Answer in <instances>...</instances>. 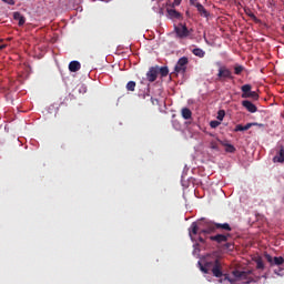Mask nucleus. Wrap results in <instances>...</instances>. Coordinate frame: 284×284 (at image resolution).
I'll use <instances>...</instances> for the list:
<instances>
[{"instance_id": "obj_1", "label": "nucleus", "mask_w": 284, "mask_h": 284, "mask_svg": "<svg viewBox=\"0 0 284 284\" xmlns=\"http://www.w3.org/2000/svg\"><path fill=\"white\" fill-rule=\"evenodd\" d=\"M216 230H220V232H232V226H230L229 223H213L207 226V229H199V224L196 222H193L191 224V227L189 229V234L192 239V236H196L199 234V242L205 243V239L203 236H207V234H214Z\"/></svg>"}, {"instance_id": "obj_2", "label": "nucleus", "mask_w": 284, "mask_h": 284, "mask_svg": "<svg viewBox=\"0 0 284 284\" xmlns=\"http://www.w3.org/2000/svg\"><path fill=\"white\" fill-rule=\"evenodd\" d=\"M199 265L201 272L204 274H210V272H212L215 278H221V276H223V266L221 265V261L219 258L206 261L204 265L199 262Z\"/></svg>"}, {"instance_id": "obj_3", "label": "nucleus", "mask_w": 284, "mask_h": 284, "mask_svg": "<svg viewBox=\"0 0 284 284\" xmlns=\"http://www.w3.org/2000/svg\"><path fill=\"white\" fill-rule=\"evenodd\" d=\"M174 32L178 37V39H187L192 34V29H187V26L183 23H179L174 27Z\"/></svg>"}, {"instance_id": "obj_4", "label": "nucleus", "mask_w": 284, "mask_h": 284, "mask_svg": "<svg viewBox=\"0 0 284 284\" xmlns=\"http://www.w3.org/2000/svg\"><path fill=\"white\" fill-rule=\"evenodd\" d=\"M187 63H190L187 57L180 58L174 67V73L185 74V72H187Z\"/></svg>"}, {"instance_id": "obj_5", "label": "nucleus", "mask_w": 284, "mask_h": 284, "mask_svg": "<svg viewBox=\"0 0 284 284\" xmlns=\"http://www.w3.org/2000/svg\"><path fill=\"white\" fill-rule=\"evenodd\" d=\"M225 79H234L232 71L227 67H220L217 72V81H225Z\"/></svg>"}, {"instance_id": "obj_6", "label": "nucleus", "mask_w": 284, "mask_h": 284, "mask_svg": "<svg viewBox=\"0 0 284 284\" xmlns=\"http://www.w3.org/2000/svg\"><path fill=\"white\" fill-rule=\"evenodd\" d=\"M231 237H232V234L230 233L209 236L210 241H214L215 243H219V244L227 243V241H230Z\"/></svg>"}, {"instance_id": "obj_7", "label": "nucleus", "mask_w": 284, "mask_h": 284, "mask_svg": "<svg viewBox=\"0 0 284 284\" xmlns=\"http://www.w3.org/2000/svg\"><path fill=\"white\" fill-rule=\"evenodd\" d=\"M253 125H258V128H264V124L252 122V123H247L246 125L237 124L234 129V132H246V130H250V128H253Z\"/></svg>"}, {"instance_id": "obj_8", "label": "nucleus", "mask_w": 284, "mask_h": 284, "mask_svg": "<svg viewBox=\"0 0 284 284\" xmlns=\"http://www.w3.org/2000/svg\"><path fill=\"white\" fill-rule=\"evenodd\" d=\"M264 256H265L267 263H270V265H283V263H284L283 256L272 257V255H270L267 253Z\"/></svg>"}, {"instance_id": "obj_9", "label": "nucleus", "mask_w": 284, "mask_h": 284, "mask_svg": "<svg viewBox=\"0 0 284 284\" xmlns=\"http://www.w3.org/2000/svg\"><path fill=\"white\" fill-rule=\"evenodd\" d=\"M159 77V69L152 67L150 70L146 72V79L150 83H154V81Z\"/></svg>"}, {"instance_id": "obj_10", "label": "nucleus", "mask_w": 284, "mask_h": 284, "mask_svg": "<svg viewBox=\"0 0 284 284\" xmlns=\"http://www.w3.org/2000/svg\"><path fill=\"white\" fill-rule=\"evenodd\" d=\"M242 106L247 110V112H251V114H254L255 112H258V108L252 101L250 100H243L242 101Z\"/></svg>"}, {"instance_id": "obj_11", "label": "nucleus", "mask_w": 284, "mask_h": 284, "mask_svg": "<svg viewBox=\"0 0 284 284\" xmlns=\"http://www.w3.org/2000/svg\"><path fill=\"white\" fill-rule=\"evenodd\" d=\"M232 274H233L235 281H245V280H247V276H248L247 272L237 271V270L233 271Z\"/></svg>"}, {"instance_id": "obj_12", "label": "nucleus", "mask_w": 284, "mask_h": 284, "mask_svg": "<svg viewBox=\"0 0 284 284\" xmlns=\"http://www.w3.org/2000/svg\"><path fill=\"white\" fill-rule=\"evenodd\" d=\"M242 99H250V94L252 93V84H244L241 87Z\"/></svg>"}, {"instance_id": "obj_13", "label": "nucleus", "mask_w": 284, "mask_h": 284, "mask_svg": "<svg viewBox=\"0 0 284 284\" xmlns=\"http://www.w3.org/2000/svg\"><path fill=\"white\" fill-rule=\"evenodd\" d=\"M166 12V17L169 19H183V16L181 14V12L176 11V9H168Z\"/></svg>"}, {"instance_id": "obj_14", "label": "nucleus", "mask_w": 284, "mask_h": 284, "mask_svg": "<svg viewBox=\"0 0 284 284\" xmlns=\"http://www.w3.org/2000/svg\"><path fill=\"white\" fill-rule=\"evenodd\" d=\"M13 19L14 21H18V26H26V17H23V14H21V12L16 11L13 12Z\"/></svg>"}, {"instance_id": "obj_15", "label": "nucleus", "mask_w": 284, "mask_h": 284, "mask_svg": "<svg viewBox=\"0 0 284 284\" xmlns=\"http://www.w3.org/2000/svg\"><path fill=\"white\" fill-rule=\"evenodd\" d=\"M273 163H284V146H280L278 154L273 158Z\"/></svg>"}, {"instance_id": "obj_16", "label": "nucleus", "mask_w": 284, "mask_h": 284, "mask_svg": "<svg viewBox=\"0 0 284 284\" xmlns=\"http://www.w3.org/2000/svg\"><path fill=\"white\" fill-rule=\"evenodd\" d=\"M221 145L225 148V152H229V154H234L236 152V148L232 144L225 143L221 140H217Z\"/></svg>"}, {"instance_id": "obj_17", "label": "nucleus", "mask_w": 284, "mask_h": 284, "mask_svg": "<svg viewBox=\"0 0 284 284\" xmlns=\"http://www.w3.org/2000/svg\"><path fill=\"white\" fill-rule=\"evenodd\" d=\"M70 72H79L81 70V62L79 61H71L69 63Z\"/></svg>"}, {"instance_id": "obj_18", "label": "nucleus", "mask_w": 284, "mask_h": 284, "mask_svg": "<svg viewBox=\"0 0 284 284\" xmlns=\"http://www.w3.org/2000/svg\"><path fill=\"white\" fill-rule=\"evenodd\" d=\"M195 7L197 9V12H200L201 17H205V18L210 17V12L205 10V7H203L201 2H197Z\"/></svg>"}, {"instance_id": "obj_19", "label": "nucleus", "mask_w": 284, "mask_h": 284, "mask_svg": "<svg viewBox=\"0 0 284 284\" xmlns=\"http://www.w3.org/2000/svg\"><path fill=\"white\" fill-rule=\"evenodd\" d=\"M192 53L195 55V57H199L200 59H203V57H205V51H203V49L201 48H195L192 50Z\"/></svg>"}, {"instance_id": "obj_20", "label": "nucleus", "mask_w": 284, "mask_h": 284, "mask_svg": "<svg viewBox=\"0 0 284 284\" xmlns=\"http://www.w3.org/2000/svg\"><path fill=\"white\" fill-rule=\"evenodd\" d=\"M182 116L187 121L189 119H192V111L187 108L182 109Z\"/></svg>"}, {"instance_id": "obj_21", "label": "nucleus", "mask_w": 284, "mask_h": 284, "mask_svg": "<svg viewBox=\"0 0 284 284\" xmlns=\"http://www.w3.org/2000/svg\"><path fill=\"white\" fill-rule=\"evenodd\" d=\"M126 90H128L129 92H134V90H136V82H134V81H129V82L126 83Z\"/></svg>"}, {"instance_id": "obj_22", "label": "nucleus", "mask_w": 284, "mask_h": 284, "mask_svg": "<svg viewBox=\"0 0 284 284\" xmlns=\"http://www.w3.org/2000/svg\"><path fill=\"white\" fill-rule=\"evenodd\" d=\"M243 70H245V67L244 65H241V64H236L234 67V74H241V72H243Z\"/></svg>"}, {"instance_id": "obj_23", "label": "nucleus", "mask_w": 284, "mask_h": 284, "mask_svg": "<svg viewBox=\"0 0 284 284\" xmlns=\"http://www.w3.org/2000/svg\"><path fill=\"white\" fill-rule=\"evenodd\" d=\"M160 74L161 77H168V74H170V69H168V67L160 68Z\"/></svg>"}, {"instance_id": "obj_24", "label": "nucleus", "mask_w": 284, "mask_h": 284, "mask_svg": "<svg viewBox=\"0 0 284 284\" xmlns=\"http://www.w3.org/2000/svg\"><path fill=\"white\" fill-rule=\"evenodd\" d=\"M256 268L257 270H265V264L263 263V260L258 258L256 261Z\"/></svg>"}, {"instance_id": "obj_25", "label": "nucleus", "mask_w": 284, "mask_h": 284, "mask_svg": "<svg viewBox=\"0 0 284 284\" xmlns=\"http://www.w3.org/2000/svg\"><path fill=\"white\" fill-rule=\"evenodd\" d=\"M248 99H253V101H258V93L256 91H251L248 94Z\"/></svg>"}, {"instance_id": "obj_26", "label": "nucleus", "mask_w": 284, "mask_h": 284, "mask_svg": "<svg viewBox=\"0 0 284 284\" xmlns=\"http://www.w3.org/2000/svg\"><path fill=\"white\" fill-rule=\"evenodd\" d=\"M223 119H225V111L224 110H220L217 112V120L219 121H223Z\"/></svg>"}, {"instance_id": "obj_27", "label": "nucleus", "mask_w": 284, "mask_h": 284, "mask_svg": "<svg viewBox=\"0 0 284 284\" xmlns=\"http://www.w3.org/2000/svg\"><path fill=\"white\" fill-rule=\"evenodd\" d=\"M210 125H211V128L216 129V128H219V125H221V122L213 120L210 122Z\"/></svg>"}, {"instance_id": "obj_28", "label": "nucleus", "mask_w": 284, "mask_h": 284, "mask_svg": "<svg viewBox=\"0 0 284 284\" xmlns=\"http://www.w3.org/2000/svg\"><path fill=\"white\" fill-rule=\"evenodd\" d=\"M210 146H211L212 150L219 151V142L212 141V142L210 143Z\"/></svg>"}, {"instance_id": "obj_29", "label": "nucleus", "mask_w": 284, "mask_h": 284, "mask_svg": "<svg viewBox=\"0 0 284 284\" xmlns=\"http://www.w3.org/2000/svg\"><path fill=\"white\" fill-rule=\"evenodd\" d=\"M182 0H174L173 3L171 4V8H176V6H181Z\"/></svg>"}, {"instance_id": "obj_30", "label": "nucleus", "mask_w": 284, "mask_h": 284, "mask_svg": "<svg viewBox=\"0 0 284 284\" xmlns=\"http://www.w3.org/2000/svg\"><path fill=\"white\" fill-rule=\"evenodd\" d=\"M146 97H150V84H148L146 92L142 95V99H145Z\"/></svg>"}, {"instance_id": "obj_31", "label": "nucleus", "mask_w": 284, "mask_h": 284, "mask_svg": "<svg viewBox=\"0 0 284 284\" xmlns=\"http://www.w3.org/2000/svg\"><path fill=\"white\" fill-rule=\"evenodd\" d=\"M3 3H8V6H14V0H2Z\"/></svg>"}, {"instance_id": "obj_32", "label": "nucleus", "mask_w": 284, "mask_h": 284, "mask_svg": "<svg viewBox=\"0 0 284 284\" xmlns=\"http://www.w3.org/2000/svg\"><path fill=\"white\" fill-rule=\"evenodd\" d=\"M152 105L159 104V99L151 98Z\"/></svg>"}, {"instance_id": "obj_33", "label": "nucleus", "mask_w": 284, "mask_h": 284, "mask_svg": "<svg viewBox=\"0 0 284 284\" xmlns=\"http://www.w3.org/2000/svg\"><path fill=\"white\" fill-rule=\"evenodd\" d=\"M224 280L229 281V283H234V280L230 278V276H227V275H225Z\"/></svg>"}, {"instance_id": "obj_34", "label": "nucleus", "mask_w": 284, "mask_h": 284, "mask_svg": "<svg viewBox=\"0 0 284 284\" xmlns=\"http://www.w3.org/2000/svg\"><path fill=\"white\" fill-rule=\"evenodd\" d=\"M4 48H6V44H0V52L1 50H4Z\"/></svg>"}, {"instance_id": "obj_35", "label": "nucleus", "mask_w": 284, "mask_h": 284, "mask_svg": "<svg viewBox=\"0 0 284 284\" xmlns=\"http://www.w3.org/2000/svg\"><path fill=\"white\" fill-rule=\"evenodd\" d=\"M160 14H163V9H160Z\"/></svg>"}, {"instance_id": "obj_36", "label": "nucleus", "mask_w": 284, "mask_h": 284, "mask_svg": "<svg viewBox=\"0 0 284 284\" xmlns=\"http://www.w3.org/2000/svg\"><path fill=\"white\" fill-rule=\"evenodd\" d=\"M191 3H194V0H191Z\"/></svg>"}]
</instances>
